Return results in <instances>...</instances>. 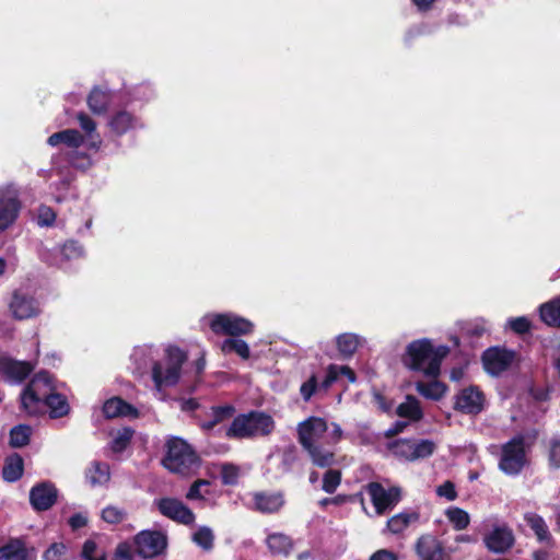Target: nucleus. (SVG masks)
I'll list each match as a JSON object with an SVG mask.
<instances>
[{
  "mask_svg": "<svg viewBox=\"0 0 560 560\" xmlns=\"http://www.w3.org/2000/svg\"><path fill=\"white\" fill-rule=\"evenodd\" d=\"M298 441L311 462L320 468L336 463L335 446L342 440L343 431L338 423H328L320 417H308L296 428Z\"/></svg>",
  "mask_w": 560,
  "mask_h": 560,
  "instance_id": "obj_1",
  "label": "nucleus"
},
{
  "mask_svg": "<svg viewBox=\"0 0 560 560\" xmlns=\"http://www.w3.org/2000/svg\"><path fill=\"white\" fill-rule=\"evenodd\" d=\"M446 353V347L434 348L430 340L419 339L407 346L402 362L410 370L435 377L440 373L441 361Z\"/></svg>",
  "mask_w": 560,
  "mask_h": 560,
  "instance_id": "obj_2",
  "label": "nucleus"
},
{
  "mask_svg": "<svg viewBox=\"0 0 560 560\" xmlns=\"http://www.w3.org/2000/svg\"><path fill=\"white\" fill-rule=\"evenodd\" d=\"M55 390L56 386L49 373H37L21 395L22 408L28 415H37Z\"/></svg>",
  "mask_w": 560,
  "mask_h": 560,
  "instance_id": "obj_3",
  "label": "nucleus"
},
{
  "mask_svg": "<svg viewBox=\"0 0 560 560\" xmlns=\"http://www.w3.org/2000/svg\"><path fill=\"white\" fill-rule=\"evenodd\" d=\"M186 353L175 346H168L165 349L163 360L156 362L152 369V378L155 386L160 389L163 386L175 385L179 377L182 365L186 361Z\"/></svg>",
  "mask_w": 560,
  "mask_h": 560,
  "instance_id": "obj_4",
  "label": "nucleus"
},
{
  "mask_svg": "<svg viewBox=\"0 0 560 560\" xmlns=\"http://www.w3.org/2000/svg\"><path fill=\"white\" fill-rule=\"evenodd\" d=\"M275 429L271 416L264 412H249L236 417L226 431L231 438H249L270 434Z\"/></svg>",
  "mask_w": 560,
  "mask_h": 560,
  "instance_id": "obj_5",
  "label": "nucleus"
},
{
  "mask_svg": "<svg viewBox=\"0 0 560 560\" xmlns=\"http://www.w3.org/2000/svg\"><path fill=\"white\" fill-rule=\"evenodd\" d=\"M198 457L186 441L170 438L166 441V454L163 466L172 472L186 474L197 465Z\"/></svg>",
  "mask_w": 560,
  "mask_h": 560,
  "instance_id": "obj_6",
  "label": "nucleus"
},
{
  "mask_svg": "<svg viewBox=\"0 0 560 560\" xmlns=\"http://www.w3.org/2000/svg\"><path fill=\"white\" fill-rule=\"evenodd\" d=\"M203 322L217 335L243 336L254 330L250 320L233 313L210 314L203 317Z\"/></svg>",
  "mask_w": 560,
  "mask_h": 560,
  "instance_id": "obj_7",
  "label": "nucleus"
},
{
  "mask_svg": "<svg viewBox=\"0 0 560 560\" xmlns=\"http://www.w3.org/2000/svg\"><path fill=\"white\" fill-rule=\"evenodd\" d=\"M527 465L525 441L516 436L502 446L499 468L509 476L518 475Z\"/></svg>",
  "mask_w": 560,
  "mask_h": 560,
  "instance_id": "obj_8",
  "label": "nucleus"
},
{
  "mask_svg": "<svg viewBox=\"0 0 560 560\" xmlns=\"http://www.w3.org/2000/svg\"><path fill=\"white\" fill-rule=\"evenodd\" d=\"M22 210L20 191L14 185L0 187V233L11 229Z\"/></svg>",
  "mask_w": 560,
  "mask_h": 560,
  "instance_id": "obj_9",
  "label": "nucleus"
},
{
  "mask_svg": "<svg viewBox=\"0 0 560 560\" xmlns=\"http://www.w3.org/2000/svg\"><path fill=\"white\" fill-rule=\"evenodd\" d=\"M489 532L483 536V542L487 549L494 553H505L509 551L514 542L515 537L513 530L503 522L497 518H489L485 521Z\"/></svg>",
  "mask_w": 560,
  "mask_h": 560,
  "instance_id": "obj_10",
  "label": "nucleus"
},
{
  "mask_svg": "<svg viewBox=\"0 0 560 560\" xmlns=\"http://www.w3.org/2000/svg\"><path fill=\"white\" fill-rule=\"evenodd\" d=\"M377 515L390 511L401 499V491L398 487L384 488L378 482H370L365 487Z\"/></svg>",
  "mask_w": 560,
  "mask_h": 560,
  "instance_id": "obj_11",
  "label": "nucleus"
},
{
  "mask_svg": "<svg viewBox=\"0 0 560 560\" xmlns=\"http://www.w3.org/2000/svg\"><path fill=\"white\" fill-rule=\"evenodd\" d=\"M84 137L77 129H65L59 132L52 133L47 139V144L52 148H59V152L52 156V164L56 167H61V159L72 152L75 147H82Z\"/></svg>",
  "mask_w": 560,
  "mask_h": 560,
  "instance_id": "obj_12",
  "label": "nucleus"
},
{
  "mask_svg": "<svg viewBox=\"0 0 560 560\" xmlns=\"http://www.w3.org/2000/svg\"><path fill=\"white\" fill-rule=\"evenodd\" d=\"M485 405V394L477 386L465 387L454 397V409L465 415H478Z\"/></svg>",
  "mask_w": 560,
  "mask_h": 560,
  "instance_id": "obj_13",
  "label": "nucleus"
},
{
  "mask_svg": "<svg viewBox=\"0 0 560 560\" xmlns=\"http://www.w3.org/2000/svg\"><path fill=\"white\" fill-rule=\"evenodd\" d=\"M11 315L18 320L37 317L42 313L40 302L33 295L16 291L9 303Z\"/></svg>",
  "mask_w": 560,
  "mask_h": 560,
  "instance_id": "obj_14",
  "label": "nucleus"
},
{
  "mask_svg": "<svg viewBox=\"0 0 560 560\" xmlns=\"http://www.w3.org/2000/svg\"><path fill=\"white\" fill-rule=\"evenodd\" d=\"M34 370L26 361L15 360L8 354H0V380L9 384L22 383Z\"/></svg>",
  "mask_w": 560,
  "mask_h": 560,
  "instance_id": "obj_15",
  "label": "nucleus"
},
{
  "mask_svg": "<svg viewBox=\"0 0 560 560\" xmlns=\"http://www.w3.org/2000/svg\"><path fill=\"white\" fill-rule=\"evenodd\" d=\"M136 551L143 558L161 555L167 545L166 536L161 532L142 530L135 538Z\"/></svg>",
  "mask_w": 560,
  "mask_h": 560,
  "instance_id": "obj_16",
  "label": "nucleus"
},
{
  "mask_svg": "<svg viewBox=\"0 0 560 560\" xmlns=\"http://www.w3.org/2000/svg\"><path fill=\"white\" fill-rule=\"evenodd\" d=\"M159 512L179 524L191 525L195 522V514L182 501L174 498H162L154 501Z\"/></svg>",
  "mask_w": 560,
  "mask_h": 560,
  "instance_id": "obj_17",
  "label": "nucleus"
},
{
  "mask_svg": "<svg viewBox=\"0 0 560 560\" xmlns=\"http://www.w3.org/2000/svg\"><path fill=\"white\" fill-rule=\"evenodd\" d=\"M514 352L504 348H490L482 354L485 370L491 375H499L510 368L514 361Z\"/></svg>",
  "mask_w": 560,
  "mask_h": 560,
  "instance_id": "obj_18",
  "label": "nucleus"
},
{
  "mask_svg": "<svg viewBox=\"0 0 560 560\" xmlns=\"http://www.w3.org/2000/svg\"><path fill=\"white\" fill-rule=\"evenodd\" d=\"M58 491L50 482H40L30 491V502L36 511L49 510L57 500Z\"/></svg>",
  "mask_w": 560,
  "mask_h": 560,
  "instance_id": "obj_19",
  "label": "nucleus"
},
{
  "mask_svg": "<svg viewBox=\"0 0 560 560\" xmlns=\"http://www.w3.org/2000/svg\"><path fill=\"white\" fill-rule=\"evenodd\" d=\"M110 131L116 136L126 135L142 127L140 119L132 113L119 110L113 114L108 120Z\"/></svg>",
  "mask_w": 560,
  "mask_h": 560,
  "instance_id": "obj_20",
  "label": "nucleus"
},
{
  "mask_svg": "<svg viewBox=\"0 0 560 560\" xmlns=\"http://www.w3.org/2000/svg\"><path fill=\"white\" fill-rule=\"evenodd\" d=\"M33 548H27L21 539H11L0 547V560H35Z\"/></svg>",
  "mask_w": 560,
  "mask_h": 560,
  "instance_id": "obj_21",
  "label": "nucleus"
},
{
  "mask_svg": "<svg viewBox=\"0 0 560 560\" xmlns=\"http://www.w3.org/2000/svg\"><path fill=\"white\" fill-rule=\"evenodd\" d=\"M296 460L298 451L294 446L284 447L269 456V465L276 468L277 476L291 471Z\"/></svg>",
  "mask_w": 560,
  "mask_h": 560,
  "instance_id": "obj_22",
  "label": "nucleus"
},
{
  "mask_svg": "<svg viewBox=\"0 0 560 560\" xmlns=\"http://www.w3.org/2000/svg\"><path fill=\"white\" fill-rule=\"evenodd\" d=\"M103 413L106 418L129 417L137 418V409L119 397H113L103 405Z\"/></svg>",
  "mask_w": 560,
  "mask_h": 560,
  "instance_id": "obj_23",
  "label": "nucleus"
},
{
  "mask_svg": "<svg viewBox=\"0 0 560 560\" xmlns=\"http://www.w3.org/2000/svg\"><path fill=\"white\" fill-rule=\"evenodd\" d=\"M254 504L262 513H275L284 504L283 494L281 492H259L254 495Z\"/></svg>",
  "mask_w": 560,
  "mask_h": 560,
  "instance_id": "obj_24",
  "label": "nucleus"
},
{
  "mask_svg": "<svg viewBox=\"0 0 560 560\" xmlns=\"http://www.w3.org/2000/svg\"><path fill=\"white\" fill-rule=\"evenodd\" d=\"M77 118L80 128L85 133L88 148L95 152L98 151L103 144V140L96 131V122L85 113H79Z\"/></svg>",
  "mask_w": 560,
  "mask_h": 560,
  "instance_id": "obj_25",
  "label": "nucleus"
},
{
  "mask_svg": "<svg viewBox=\"0 0 560 560\" xmlns=\"http://www.w3.org/2000/svg\"><path fill=\"white\" fill-rule=\"evenodd\" d=\"M363 342L361 336L352 332H343L336 337L337 350L343 359L351 358Z\"/></svg>",
  "mask_w": 560,
  "mask_h": 560,
  "instance_id": "obj_26",
  "label": "nucleus"
},
{
  "mask_svg": "<svg viewBox=\"0 0 560 560\" xmlns=\"http://www.w3.org/2000/svg\"><path fill=\"white\" fill-rule=\"evenodd\" d=\"M417 551L422 560L443 559V548L440 541L431 536H424L418 540Z\"/></svg>",
  "mask_w": 560,
  "mask_h": 560,
  "instance_id": "obj_27",
  "label": "nucleus"
},
{
  "mask_svg": "<svg viewBox=\"0 0 560 560\" xmlns=\"http://www.w3.org/2000/svg\"><path fill=\"white\" fill-rule=\"evenodd\" d=\"M539 317L550 327H560V295L542 303L539 308Z\"/></svg>",
  "mask_w": 560,
  "mask_h": 560,
  "instance_id": "obj_28",
  "label": "nucleus"
},
{
  "mask_svg": "<svg viewBox=\"0 0 560 560\" xmlns=\"http://www.w3.org/2000/svg\"><path fill=\"white\" fill-rule=\"evenodd\" d=\"M419 521V513L416 511H404L387 521V528L393 534H399L410 525Z\"/></svg>",
  "mask_w": 560,
  "mask_h": 560,
  "instance_id": "obj_29",
  "label": "nucleus"
},
{
  "mask_svg": "<svg viewBox=\"0 0 560 560\" xmlns=\"http://www.w3.org/2000/svg\"><path fill=\"white\" fill-rule=\"evenodd\" d=\"M346 376L350 383L355 382L354 372L347 365L330 364L326 370V376L323 380L320 387L325 390L328 389L339 377Z\"/></svg>",
  "mask_w": 560,
  "mask_h": 560,
  "instance_id": "obj_30",
  "label": "nucleus"
},
{
  "mask_svg": "<svg viewBox=\"0 0 560 560\" xmlns=\"http://www.w3.org/2000/svg\"><path fill=\"white\" fill-rule=\"evenodd\" d=\"M524 520L540 542H551V534L545 520L540 515L529 512L524 515Z\"/></svg>",
  "mask_w": 560,
  "mask_h": 560,
  "instance_id": "obj_31",
  "label": "nucleus"
},
{
  "mask_svg": "<svg viewBox=\"0 0 560 560\" xmlns=\"http://www.w3.org/2000/svg\"><path fill=\"white\" fill-rule=\"evenodd\" d=\"M85 477L92 486H103L109 481V466L106 463L94 462L86 470Z\"/></svg>",
  "mask_w": 560,
  "mask_h": 560,
  "instance_id": "obj_32",
  "label": "nucleus"
},
{
  "mask_svg": "<svg viewBox=\"0 0 560 560\" xmlns=\"http://www.w3.org/2000/svg\"><path fill=\"white\" fill-rule=\"evenodd\" d=\"M266 542L273 555H288L293 546L291 538L282 533L268 535Z\"/></svg>",
  "mask_w": 560,
  "mask_h": 560,
  "instance_id": "obj_33",
  "label": "nucleus"
},
{
  "mask_svg": "<svg viewBox=\"0 0 560 560\" xmlns=\"http://www.w3.org/2000/svg\"><path fill=\"white\" fill-rule=\"evenodd\" d=\"M397 415L410 421H418L422 418V409L417 398L407 396L406 400L397 407Z\"/></svg>",
  "mask_w": 560,
  "mask_h": 560,
  "instance_id": "obj_34",
  "label": "nucleus"
},
{
  "mask_svg": "<svg viewBox=\"0 0 560 560\" xmlns=\"http://www.w3.org/2000/svg\"><path fill=\"white\" fill-rule=\"evenodd\" d=\"M109 94L98 88H94L89 97L88 105L94 114H103L109 105Z\"/></svg>",
  "mask_w": 560,
  "mask_h": 560,
  "instance_id": "obj_35",
  "label": "nucleus"
},
{
  "mask_svg": "<svg viewBox=\"0 0 560 560\" xmlns=\"http://www.w3.org/2000/svg\"><path fill=\"white\" fill-rule=\"evenodd\" d=\"M416 388L420 395L432 400H440L446 393V386L439 381L418 382Z\"/></svg>",
  "mask_w": 560,
  "mask_h": 560,
  "instance_id": "obj_36",
  "label": "nucleus"
},
{
  "mask_svg": "<svg viewBox=\"0 0 560 560\" xmlns=\"http://www.w3.org/2000/svg\"><path fill=\"white\" fill-rule=\"evenodd\" d=\"M63 162H66L68 165L72 167L82 170L88 168L92 165L91 156L86 152H84L81 149V147H75V149L72 152H68V154L61 159V167L63 166Z\"/></svg>",
  "mask_w": 560,
  "mask_h": 560,
  "instance_id": "obj_37",
  "label": "nucleus"
},
{
  "mask_svg": "<svg viewBox=\"0 0 560 560\" xmlns=\"http://www.w3.org/2000/svg\"><path fill=\"white\" fill-rule=\"evenodd\" d=\"M221 350L223 353L235 352L242 359L247 360L250 355V350L246 341L237 338H229L222 341Z\"/></svg>",
  "mask_w": 560,
  "mask_h": 560,
  "instance_id": "obj_38",
  "label": "nucleus"
},
{
  "mask_svg": "<svg viewBox=\"0 0 560 560\" xmlns=\"http://www.w3.org/2000/svg\"><path fill=\"white\" fill-rule=\"evenodd\" d=\"M44 406L49 408V412L52 418H59L69 412V404L60 394L54 393L50 395V397H48L44 402Z\"/></svg>",
  "mask_w": 560,
  "mask_h": 560,
  "instance_id": "obj_39",
  "label": "nucleus"
},
{
  "mask_svg": "<svg viewBox=\"0 0 560 560\" xmlns=\"http://www.w3.org/2000/svg\"><path fill=\"white\" fill-rule=\"evenodd\" d=\"M445 515L456 530H463L469 525V514L463 509L456 506L448 508L445 511Z\"/></svg>",
  "mask_w": 560,
  "mask_h": 560,
  "instance_id": "obj_40",
  "label": "nucleus"
},
{
  "mask_svg": "<svg viewBox=\"0 0 560 560\" xmlns=\"http://www.w3.org/2000/svg\"><path fill=\"white\" fill-rule=\"evenodd\" d=\"M435 448L436 444L432 440L423 439L412 441L411 462L431 456Z\"/></svg>",
  "mask_w": 560,
  "mask_h": 560,
  "instance_id": "obj_41",
  "label": "nucleus"
},
{
  "mask_svg": "<svg viewBox=\"0 0 560 560\" xmlns=\"http://www.w3.org/2000/svg\"><path fill=\"white\" fill-rule=\"evenodd\" d=\"M234 413V408L231 405L219 406L211 409V420L202 423L205 430L214 428L218 423L230 419Z\"/></svg>",
  "mask_w": 560,
  "mask_h": 560,
  "instance_id": "obj_42",
  "label": "nucleus"
},
{
  "mask_svg": "<svg viewBox=\"0 0 560 560\" xmlns=\"http://www.w3.org/2000/svg\"><path fill=\"white\" fill-rule=\"evenodd\" d=\"M23 474V460L20 456L10 457L2 470L3 478L7 481H16Z\"/></svg>",
  "mask_w": 560,
  "mask_h": 560,
  "instance_id": "obj_43",
  "label": "nucleus"
},
{
  "mask_svg": "<svg viewBox=\"0 0 560 560\" xmlns=\"http://www.w3.org/2000/svg\"><path fill=\"white\" fill-rule=\"evenodd\" d=\"M133 435V431L129 428H122L113 434V440L110 442V450L115 453H120L130 443Z\"/></svg>",
  "mask_w": 560,
  "mask_h": 560,
  "instance_id": "obj_44",
  "label": "nucleus"
},
{
  "mask_svg": "<svg viewBox=\"0 0 560 560\" xmlns=\"http://www.w3.org/2000/svg\"><path fill=\"white\" fill-rule=\"evenodd\" d=\"M31 428L28 425H16L10 431V444L13 447H22L26 445L31 438Z\"/></svg>",
  "mask_w": 560,
  "mask_h": 560,
  "instance_id": "obj_45",
  "label": "nucleus"
},
{
  "mask_svg": "<svg viewBox=\"0 0 560 560\" xmlns=\"http://www.w3.org/2000/svg\"><path fill=\"white\" fill-rule=\"evenodd\" d=\"M411 440H397L390 444V451L393 452V454L396 457L408 462H411Z\"/></svg>",
  "mask_w": 560,
  "mask_h": 560,
  "instance_id": "obj_46",
  "label": "nucleus"
},
{
  "mask_svg": "<svg viewBox=\"0 0 560 560\" xmlns=\"http://www.w3.org/2000/svg\"><path fill=\"white\" fill-rule=\"evenodd\" d=\"M192 540L205 550H210L213 546L212 530L206 526L200 527L197 532L194 533Z\"/></svg>",
  "mask_w": 560,
  "mask_h": 560,
  "instance_id": "obj_47",
  "label": "nucleus"
},
{
  "mask_svg": "<svg viewBox=\"0 0 560 560\" xmlns=\"http://www.w3.org/2000/svg\"><path fill=\"white\" fill-rule=\"evenodd\" d=\"M341 481V474L339 470L329 469L323 477L322 489L327 493H334Z\"/></svg>",
  "mask_w": 560,
  "mask_h": 560,
  "instance_id": "obj_48",
  "label": "nucleus"
},
{
  "mask_svg": "<svg viewBox=\"0 0 560 560\" xmlns=\"http://www.w3.org/2000/svg\"><path fill=\"white\" fill-rule=\"evenodd\" d=\"M82 557L85 560H105V551L94 540L89 539L83 545Z\"/></svg>",
  "mask_w": 560,
  "mask_h": 560,
  "instance_id": "obj_49",
  "label": "nucleus"
},
{
  "mask_svg": "<svg viewBox=\"0 0 560 560\" xmlns=\"http://www.w3.org/2000/svg\"><path fill=\"white\" fill-rule=\"evenodd\" d=\"M67 546L63 542L51 544L43 555L44 560H65Z\"/></svg>",
  "mask_w": 560,
  "mask_h": 560,
  "instance_id": "obj_50",
  "label": "nucleus"
},
{
  "mask_svg": "<svg viewBox=\"0 0 560 560\" xmlns=\"http://www.w3.org/2000/svg\"><path fill=\"white\" fill-rule=\"evenodd\" d=\"M240 475V468L233 464H223L221 466V478L224 485H235Z\"/></svg>",
  "mask_w": 560,
  "mask_h": 560,
  "instance_id": "obj_51",
  "label": "nucleus"
},
{
  "mask_svg": "<svg viewBox=\"0 0 560 560\" xmlns=\"http://www.w3.org/2000/svg\"><path fill=\"white\" fill-rule=\"evenodd\" d=\"M56 217V212L50 207L42 205L37 210V224L39 226H51Z\"/></svg>",
  "mask_w": 560,
  "mask_h": 560,
  "instance_id": "obj_52",
  "label": "nucleus"
},
{
  "mask_svg": "<svg viewBox=\"0 0 560 560\" xmlns=\"http://www.w3.org/2000/svg\"><path fill=\"white\" fill-rule=\"evenodd\" d=\"M83 254L84 249L82 245L75 241H69L65 243V245L61 248V255L67 260L82 257Z\"/></svg>",
  "mask_w": 560,
  "mask_h": 560,
  "instance_id": "obj_53",
  "label": "nucleus"
},
{
  "mask_svg": "<svg viewBox=\"0 0 560 560\" xmlns=\"http://www.w3.org/2000/svg\"><path fill=\"white\" fill-rule=\"evenodd\" d=\"M530 320L526 316L511 317L506 322V327L516 334H525L530 329Z\"/></svg>",
  "mask_w": 560,
  "mask_h": 560,
  "instance_id": "obj_54",
  "label": "nucleus"
},
{
  "mask_svg": "<svg viewBox=\"0 0 560 560\" xmlns=\"http://www.w3.org/2000/svg\"><path fill=\"white\" fill-rule=\"evenodd\" d=\"M125 511L117 506H106L102 511V518L109 524L120 523L125 518Z\"/></svg>",
  "mask_w": 560,
  "mask_h": 560,
  "instance_id": "obj_55",
  "label": "nucleus"
},
{
  "mask_svg": "<svg viewBox=\"0 0 560 560\" xmlns=\"http://www.w3.org/2000/svg\"><path fill=\"white\" fill-rule=\"evenodd\" d=\"M317 388V380L312 375L306 382L301 385L300 393L304 400H310Z\"/></svg>",
  "mask_w": 560,
  "mask_h": 560,
  "instance_id": "obj_56",
  "label": "nucleus"
},
{
  "mask_svg": "<svg viewBox=\"0 0 560 560\" xmlns=\"http://www.w3.org/2000/svg\"><path fill=\"white\" fill-rule=\"evenodd\" d=\"M490 324L485 318H477L468 329V332L472 336H482L490 331Z\"/></svg>",
  "mask_w": 560,
  "mask_h": 560,
  "instance_id": "obj_57",
  "label": "nucleus"
},
{
  "mask_svg": "<svg viewBox=\"0 0 560 560\" xmlns=\"http://www.w3.org/2000/svg\"><path fill=\"white\" fill-rule=\"evenodd\" d=\"M436 493L439 497H444L448 501H453L457 498V492L455 490V486L451 481H445L441 486L436 488Z\"/></svg>",
  "mask_w": 560,
  "mask_h": 560,
  "instance_id": "obj_58",
  "label": "nucleus"
},
{
  "mask_svg": "<svg viewBox=\"0 0 560 560\" xmlns=\"http://www.w3.org/2000/svg\"><path fill=\"white\" fill-rule=\"evenodd\" d=\"M549 460L552 467L560 468V440L552 441L550 446Z\"/></svg>",
  "mask_w": 560,
  "mask_h": 560,
  "instance_id": "obj_59",
  "label": "nucleus"
},
{
  "mask_svg": "<svg viewBox=\"0 0 560 560\" xmlns=\"http://www.w3.org/2000/svg\"><path fill=\"white\" fill-rule=\"evenodd\" d=\"M209 482L208 481H205V480H199V481H196L191 487L190 489L188 490L187 492V498L189 500H197V499H202L203 498V494L201 492V488L202 487H206L208 486Z\"/></svg>",
  "mask_w": 560,
  "mask_h": 560,
  "instance_id": "obj_60",
  "label": "nucleus"
},
{
  "mask_svg": "<svg viewBox=\"0 0 560 560\" xmlns=\"http://www.w3.org/2000/svg\"><path fill=\"white\" fill-rule=\"evenodd\" d=\"M116 556L122 560H132L133 547L128 542L119 544L116 549Z\"/></svg>",
  "mask_w": 560,
  "mask_h": 560,
  "instance_id": "obj_61",
  "label": "nucleus"
},
{
  "mask_svg": "<svg viewBox=\"0 0 560 560\" xmlns=\"http://www.w3.org/2000/svg\"><path fill=\"white\" fill-rule=\"evenodd\" d=\"M88 524V516L84 513H77L69 518L70 527L75 530Z\"/></svg>",
  "mask_w": 560,
  "mask_h": 560,
  "instance_id": "obj_62",
  "label": "nucleus"
},
{
  "mask_svg": "<svg viewBox=\"0 0 560 560\" xmlns=\"http://www.w3.org/2000/svg\"><path fill=\"white\" fill-rule=\"evenodd\" d=\"M370 560H396L394 553L387 550H378L375 552Z\"/></svg>",
  "mask_w": 560,
  "mask_h": 560,
  "instance_id": "obj_63",
  "label": "nucleus"
},
{
  "mask_svg": "<svg viewBox=\"0 0 560 560\" xmlns=\"http://www.w3.org/2000/svg\"><path fill=\"white\" fill-rule=\"evenodd\" d=\"M435 0H412L416 7L421 10H428Z\"/></svg>",
  "mask_w": 560,
  "mask_h": 560,
  "instance_id": "obj_64",
  "label": "nucleus"
}]
</instances>
